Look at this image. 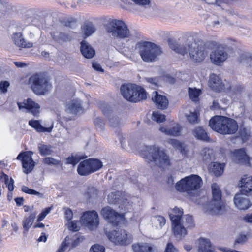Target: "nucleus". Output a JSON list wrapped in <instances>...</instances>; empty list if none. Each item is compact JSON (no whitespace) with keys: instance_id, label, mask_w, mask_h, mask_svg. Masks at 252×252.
<instances>
[{"instance_id":"1","label":"nucleus","mask_w":252,"mask_h":252,"mask_svg":"<svg viewBox=\"0 0 252 252\" xmlns=\"http://www.w3.org/2000/svg\"><path fill=\"white\" fill-rule=\"evenodd\" d=\"M169 47L175 52L183 56L188 52L190 59L194 63L202 62L208 55V51L203 42H194L185 45L176 42H171Z\"/></svg>"},{"instance_id":"2","label":"nucleus","mask_w":252,"mask_h":252,"mask_svg":"<svg viewBox=\"0 0 252 252\" xmlns=\"http://www.w3.org/2000/svg\"><path fill=\"white\" fill-rule=\"evenodd\" d=\"M183 214V209L177 207H175L169 214L174 234L180 238L184 237L187 235V229L193 227L194 225L191 216L187 215L182 217Z\"/></svg>"},{"instance_id":"3","label":"nucleus","mask_w":252,"mask_h":252,"mask_svg":"<svg viewBox=\"0 0 252 252\" xmlns=\"http://www.w3.org/2000/svg\"><path fill=\"white\" fill-rule=\"evenodd\" d=\"M140 155L148 162L160 166H168L170 159L165 152L158 146H145L141 149Z\"/></svg>"},{"instance_id":"4","label":"nucleus","mask_w":252,"mask_h":252,"mask_svg":"<svg viewBox=\"0 0 252 252\" xmlns=\"http://www.w3.org/2000/svg\"><path fill=\"white\" fill-rule=\"evenodd\" d=\"M209 126L213 130L222 134H234L238 128L235 120L222 116H215L212 118Z\"/></svg>"},{"instance_id":"5","label":"nucleus","mask_w":252,"mask_h":252,"mask_svg":"<svg viewBox=\"0 0 252 252\" xmlns=\"http://www.w3.org/2000/svg\"><path fill=\"white\" fill-rule=\"evenodd\" d=\"M135 49L142 60L146 63H153L158 60V56L162 53L160 47L154 43L140 41L135 45Z\"/></svg>"},{"instance_id":"6","label":"nucleus","mask_w":252,"mask_h":252,"mask_svg":"<svg viewBox=\"0 0 252 252\" xmlns=\"http://www.w3.org/2000/svg\"><path fill=\"white\" fill-rule=\"evenodd\" d=\"M202 185V178L197 175L192 174L177 182L175 189L179 192H185L192 196L200 189Z\"/></svg>"},{"instance_id":"7","label":"nucleus","mask_w":252,"mask_h":252,"mask_svg":"<svg viewBox=\"0 0 252 252\" xmlns=\"http://www.w3.org/2000/svg\"><path fill=\"white\" fill-rule=\"evenodd\" d=\"M106 31L114 39L122 40L132 37V34L127 25L121 20L113 19L110 21Z\"/></svg>"},{"instance_id":"8","label":"nucleus","mask_w":252,"mask_h":252,"mask_svg":"<svg viewBox=\"0 0 252 252\" xmlns=\"http://www.w3.org/2000/svg\"><path fill=\"white\" fill-rule=\"evenodd\" d=\"M29 85L32 91L37 95L47 94L52 88L50 79L42 73H35L29 79Z\"/></svg>"},{"instance_id":"9","label":"nucleus","mask_w":252,"mask_h":252,"mask_svg":"<svg viewBox=\"0 0 252 252\" xmlns=\"http://www.w3.org/2000/svg\"><path fill=\"white\" fill-rule=\"evenodd\" d=\"M120 91L123 97L130 102H137L147 98L145 90L135 84L123 85L121 87Z\"/></svg>"},{"instance_id":"10","label":"nucleus","mask_w":252,"mask_h":252,"mask_svg":"<svg viewBox=\"0 0 252 252\" xmlns=\"http://www.w3.org/2000/svg\"><path fill=\"white\" fill-rule=\"evenodd\" d=\"M211 187L212 199L207 205L206 210L212 214L218 215L221 213L224 207L221 199V191L217 183H213Z\"/></svg>"},{"instance_id":"11","label":"nucleus","mask_w":252,"mask_h":252,"mask_svg":"<svg viewBox=\"0 0 252 252\" xmlns=\"http://www.w3.org/2000/svg\"><path fill=\"white\" fill-rule=\"evenodd\" d=\"M103 166L102 162L97 159L89 158L81 162L77 172L81 176H86L99 170Z\"/></svg>"},{"instance_id":"12","label":"nucleus","mask_w":252,"mask_h":252,"mask_svg":"<svg viewBox=\"0 0 252 252\" xmlns=\"http://www.w3.org/2000/svg\"><path fill=\"white\" fill-rule=\"evenodd\" d=\"M109 239L117 245H127L132 242V236L125 230H115L108 234Z\"/></svg>"},{"instance_id":"13","label":"nucleus","mask_w":252,"mask_h":252,"mask_svg":"<svg viewBox=\"0 0 252 252\" xmlns=\"http://www.w3.org/2000/svg\"><path fill=\"white\" fill-rule=\"evenodd\" d=\"M32 152L26 151L19 154L17 157V159L22 161L24 172L26 174L30 173L35 166V163L32 158Z\"/></svg>"},{"instance_id":"14","label":"nucleus","mask_w":252,"mask_h":252,"mask_svg":"<svg viewBox=\"0 0 252 252\" xmlns=\"http://www.w3.org/2000/svg\"><path fill=\"white\" fill-rule=\"evenodd\" d=\"M82 222L90 229L96 227L99 224L98 215L95 211L84 213L81 217Z\"/></svg>"},{"instance_id":"15","label":"nucleus","mask_w":252,"mask_h":252,"mask_svg":"<svg viewBox=\"0 0 252 252\" xmlns=\"http://www.w3.org/2000/svg\"><path fill=\"white\" fill-rule=\"evenodd\" d=\"M228 57V55L225 48L220 46L211 52L210 58L212 63L217 65H220Z\"/></svg>"},{"instance_id":"16","label":"nucleus","mask_w":252,"mask_h":252,"mask_svg":"<svg viewBox=\"0 0 252 252\" xmlns=\"http://www.w3.org/2000/svg\"><path fill=\"white\" fill-rule=\"evenodd\" d=\"M101 214L103 218L108 220L109 223L114 225H117L121 220L123 217L118 213L115 212L110 207H106L103 208Z\"/></svg>"},{"instance_id":"17","label":"nucleus","mask_w":252,"mask_h":252,"mask_svg":"<svg viewBox=\"0 0 252 252\" xmlns=\"http://www.w3.org/2000/svg\"><path fill=\"white\" fill-rule=\"evenodd\" d=\"M17 105L20 110L25 109L34 116L37 115L40 112L39 105L31 98L24 100L23 102H18Z\"/></svg>"},{"instance_id":"18","label":"nucleus","mask_w":252,"mask_h":252,"mask_svg":"<svg viewBox=\"0 0 252 252\" xmlns=\"http://www.w3.org/2000/svg\"><path fill=\"white\" fill-rule=\"evenodd\" d=\"M244 194L241 192L236 194L234 197V203L239 210L248 209L252 205V202Z\"/></svg>"},{"instance_id":"19","label":"nucleus","mask_w":252,"mask_h":252,"mask_svg":"<svg viewBox=\"0 0 252 252\" xmlns=\"http://www.w3.org/2000/svg\"><path fill=\"white\" fill-rule=\"evenodd\" d=\"M209 87L216 92H224L226 87V83L222 82L220 77L215 74H212L210 76L209 81Z\"/></svg>"},{"instance_id":"20","label":"nucleus","mask_w":252,"mask_h":252,"mask_svg":"<svg viewBox=\"0 0 252 252\" xmlns=\"http://www.w3.org/2000/svg\"><path fill=\"white\" fill-rule=\"evenodd\" d=\"M226 86L224 92L233 99L240 97L245 90L243 86H231V84L229 82L226 83Z\"/></svg>"},{"instance_id":"21","label":"nucleus","mask_w":252,"mask_h":252,"mask_svg":"<svg viewBox=\"0 0 252 252\" xmlns=\"http://www.w3.org/2000/svg\"><path fill=\"white\" fill-rule=\"evenodd\" d=\"M152 99L159 109H165L168 105L166 96L159 94L157 91L153 92Z\"/></svg>"},{"instance_id":"22","label":"nucleus","mask_w":252,"mask_h":252,"mask_svg":"<svg viewBox=\"0 0 252 252\" xmlns=\"http://www.w3.org/2000/svg\"><path fill=\"white\" fill-rule=\"evenodd\" d=\"M241 188V192L247 194L252 191V177L245 175L242 177L238 184Z\"/></svg>"},{"instance_id":"23","label":"nucleus","mask_w":252,"mask_h":252,"mask_svg":"<svg viewBox=\"0 0 252 252\" xmlns=\"http://www.w3.org/2000/svg\"><path fill=\"white\" fill-rule=\"evenodd\" d=\"M103 114L107 117L109 121V126L112 127H116L120 126L122 122L121 120L110 110L103 108L102 109Z\"/></svg>"},{"instance_id":"24","label":"nucleus","mask_w":252,"mask_h":252,"mask_svg":"<svg viewBox=\"0 0 252 252\" xmlns=\"http://www.w3.org/2000/svg\"><path fill=\"white\" fill-rule=\"evenodd\" d=\"M232 158L236 163L243 164H249V158L243 149L235 150L233 154Z\"/></svg>"},{"instance_id":"25","label":"nucleus","mask_w":252,"mask_h":252,"mask_svg":"<svg viewBox=\"0 0 252 252\" xmlns=\"http://www.w3.org/2000/svg\"><path fill=\"white\" fill-rule=\"evenodd\" d=\"M83 108L80 100H73L66 105V111L69 114H77L82 112Z\"/></svg>"},{"instance_id":"26","label":"nucleus","mask_w":252,"mask_h":252,"mask_svg":"<svg viewBox=\"0 0 252 252\" xmlns=\"http://www.w3.org/2000/svg\"><path fill=\"white\" fill-rule=\"evenodd\" d=\"M12 39L14 44L22 48H31L33 46L32 42L27 41L21 32L13 34Z\"/></svg>"},{"instance_id":"27","label":"nucleus","mask_w":252,"mask_h":252,"mask_svg":"<svg viewBox=\"0 0 252 252\" xmlns=\"http://www.w3.org/2000/svg\"><path fill=\"white\" fill-rule=\"evenodd\" d=\"M80 239L79 238L71 239L69 236L66 237L64 241L63 242L61 247L58 249L57 252H63L67 247H69V249H72L79 245Z\"/></svg>"},{"instance_id":"28","label":"nucleus","mask_w":252,"mask_h":252,"mask_svg":"<svg viewBox=\"0 0 252 252\" xmlns=\"http://www.w3.org/2000/svg\"><path fill=\"white\" fill-rule=\"evenodd\" d=\"M160 131L167 135L178 136L180 135L181 128L180 125L173 123L169 127H160Z\"/></svg>"},{"instance_id":"29","label":"nucleus","mask_w":252,"mask_h":252,"mask_svg":"<svg viewBox=\"0 0 252 252\" xmlns=\"http://www.w3.org/2000/svg\"><path fill=\"white\" fill-rule=\"evenodd\" d=\"M80 51L82 55L86 58L91 59L95 55V51L85 41L81 42Z\"/></svg>"},{"instance_id":"30","label":"nucleus","mask_w":252,"mask_h":252,"mask_svg":"<svg viewBox=\"0 0 252 252\" xmlns=\"http://www.w3.org/2000/svg\"><path fill=\"white\" fill-rule=\"evenodd\" d=\"M135 198L126 194H123L119 203V208L125 211H128L132 206Z\"/></svg>"},{"instance_id":"31","label":"nucleus","mask_w":252,"mask_h":252,"mask_svg":"<svg viewBox=\"0 0 252 252\" xmlns=\"http://www.w3.org/2000/svg\"><path fill=\"white\" fill-rule=\"evenodd\" d=\"M29 125L38 132H51L53 128V123L51 124L50 126L45 127L43 126L38 120L29 121Z\"/></svg>"},{"instance_id":"32","label":"nucleus","mask_w":252,"mask_h":252,"mask_svg":"<svg viewBox=\"0 0 252 252\" xmlns=\"http://www.w3.org/2000/svg\"><path fill=\"white\" fill-rule=\"evenodd\" d=\"M37 213L35 212L31 213L28 217H25L23 220V227L25 232H28L32 226L35 218Z\"/></svg>"},{"instance_id":"33","label":"nucleus","mask_w":252,"mask_h":252,"mask_svg":"<svg viewBox=\"0 0 252 252\" xmlns=\"http://www.w3.org/2000/svg\"><path fill=\"white\" fill-rule=\"evenodd\" d=\"M210 248L211 243L209 239L201 238L199 240L198 252H213Z\"/></svg>"},{"instance_id":"34","label":"nucleus","mask_w":252,"mask_h":252,"mask_svg":"<svg viewBox=\"0 0 252 252\" xmlns=\"http://www.w3.org/2000/svg\"><path fill=\"white\" fill-rule=\"evenodd\" d=\"M224 168V164L218 162H214L212 163L210 171L213 173L215 176L218 177L220 176L223 172Z\"/></svg>"},{"instance_id":"35","label":"nucleus","mask_w":252,"mask_h":252,"mask_svg":"<svg viewBox=\"0 0 252 252\" xmlns=\"http://www.w3.org/2000/svg\"><path fill=\"white\" fill-rule=\"evenodd\" d=\"M166 220L162 216H155L152 219V223L154 227L157 229H161L165 224Z\"/></svg>"},{"instance_id":"36","label":"nucleus","mask_w":252,"mask_h":252,"mask_svg":"<svg viewBox=\"0 0 252 252\" xmlns=\"http://www.w3.org/2000/svg\"><path fill=\"white\" fill-rule=\"evenodd\" d=\"M123 194L119 191L113 192L108 195V201L109 204H119Z\"/></svg>"},{"instance_id":"37","label":"nucleus","mask_w":252,"mask_h":252,"mask_svg":"<svg viewBox=\"0 0 252 252\" xmlns=\"http://www.w3.org/2000/svg\"><path fill=\"white\" fill-rule=\"evenodd\" d=\"M132 249L134 252H152V248L147 243L134 244Z\"/></svg>"},{"instance_id":"38","label":"nucleus","mask_w":252,"mask_h":252,"mask_svg":"<svg viewBox=\"0 0 252 252\" xmlns=\"http://www.w3.org/2000/svg\"><path fill=\"white\" fill-rule=\"evenodd\" d=\"M82 32L84 35V37L86 38L92 35L94 32L95 31V27L91 23H86L84 24L82 27Z\"/></svg>"},{"instance_id":"39","label":"nucleus","mask_w":252,"mask_h":252,"mask_svg":"<svg viewBox=\"0 0 252 252\" xmlns=\"http://www.w3.org/2000/svg\"><path fill=\"white\" fill-rule=\"evenodd\" d=\"M193 134L197 139L207 141L208 137L205 131L200 127H198L193 131Z\"/></svg>"},{"instance_id":"40","label":"nucleus","mask_w":252,"mask_h":252,"mask_svg":"<svg viewBox=\"0 0 252 252\" xmlns=\"http://www.w3.org/2000/svg\"><path fill=\"white\" fill-rule=\"evenodd\" d=\"M239 61L244 65L251 66L252 64V57L249 53H243L240 56Z\"/></svg>"},{"instance_id":"41","label":"nucleus","mask_w":252,"mask_h":252,"mask_svg":"<svg viewBox=\"0 0 252 252\" xmlns=\"http://www.w3.org/2000/svg\"><path fill=\"white\" fill-rule=\"evenodd\" d=\"M169 143L175 148L179 150L182 154H185L186 153V146L184 143L176 139H170Z\"/></svg>"},{"instance_id":"42","label":"nucleus","mask_w":252,"mask_h":252,"mask_svg":"<svg viewBox=\"0 0 252 252\" xmlns=\"http://www.w3.org/2000/svg\"><path fill=\"white\" fill-rule=\"evenodd\" d=\"M52 37L55 41L60 44L66 42L70 39L68 34L62 32L57 33L56 35L54 34L52 35Z\"/></svg>"},{"instance_id":"43","label":"nucleus","mask_w":252,"mask_h":252,"mask_svg":"<svg viewBox=\"0 0 252 252\" xmlns=\"http://www.w3.org/2000/svg\"><path fill=\"white\" fill-rule=\"evenodd\" d=\"M0 178L2 183L3 181H4L5 184L7 185L8 190L10 191L14 189V180L12 178H11L10 180H9L8 176L3 173L0 176Z\"/></svg>"},{"instance_id":"44","label":"nucleus","mask_w":252,"mask_h":252,"mask_svg":"<svg viewBox=\"0 0 252 252\" xmlns=\"http://www.w3.org/2000/svg\"><path fill=\"white\" fill-rule=\"evenodd\" d=\"M38 148L40 153L42 156L49 155L52 153L51 146L49 145L39 144L38 145Z\"/></svg>"},{"instance_id":"45","label":"nucleus","mask_w":252,"mask_h":252,"mask_svg":"<svg viewBox=\"0 0 252 252\" xmlns=\"http://www.w3.org/2000/svg\"><path fill=\"white\" fill-rule=\"evenodd\" d=\"M189 98L193 101H197L198 99V96L200 94L201 91L196 88H189Z\"/></svg>"},{"instance_id":"46","label":"nucleus","mask_w":252,"mask_h":252,"mask_svg":"<svg viewBox=\"0 0 252 252\" xmlns=\"http://www.w3.org/2000/svg\"><path fill=\"white\" fill-rule=\"evenodd\" d=\"M84 158L85 157L80 156L78 155H76L75 156L71 155L66 158V163L68 164H72L74 166L78 163L81 159Z\"/></svg>"},{"instance_id":"47","label":"nucleus","mask_w":252,"mask_h":252,"mask_svg":"<svg viewBox=\"0 0 252 252\" xmlns=\"http://www.w3.org/2000/svg\"><path fill=\"white\" fill-rule=\"evenodd\" d=\"M212 153V150L207 148H203L200 152V154L202 157V159L204 161H207L211 159Z\"/></svg>"},{"instance_id":"48","label":"nucleus","mask_w":252,"mask_h":252,"mask_svg":"<svg viewBox=\"0 0 252 252\" xmlns=\"http://www.w3.org/2000/svg\"><path fill=\"white\" fill-rule=\"evenodd\" d=\"M153 120L157 123H162L165 120V116L158 111H154L152 114Z\"/></svg>"},{"instance_id":"49","label":"nucleus","mask_w":252,"mask_h":252,"mask_svg":"<svg viewBox=\"0 0 252 252\" xmlns=\"http://www.w3.org/2000/svg\"><path fill=\"white\" fill-rule=\"evenodd\" d=\"M131 1L141 8H146L150 6V0H131Z\"/></svg>"},{"instance_id":"50","label":"nucleus","mask_w":252,"mask_h":252,"mask_svg":"<svg viewBox=\"0 0 252 252\" xmlns=\"http://www.w3.org/2000/svg\"><path fill=\"white\" fill-rule=\"evenodd\" d=\"M198 114L196 112H190L189 115H187L188 121L191 124H196L198 123Z\"/></svg>"},{"instance_id":"51","label":"nucleus","mask_w":252,"mask_h":252,"mask_svg":"<svg viewBox=\"0 0 252 252\" xmlns=\"http://www.w3.org/2000/svg\"><path fill=\"white\" fill-rule=\"evenodd\" d=\"M22 190L27 194L35 195L40 197L42 196V194L40 192L32 189H29L26 186H23L22 188Z\"/></svg>"},{"instance_id":"52","label":"nucleus","mask_w":252,"mask_h":252,"mask_svg":"<svg viewBox=\"0 0 252 252\" xmlns=\"http://www.w3.org/2000/svg\"><path fill=\"white\" fill-rule=\"evenodd\" d=\"M146 81L150 84L152 87H155L158 86L159 78L158 77H146L145 78Z\"/></svg>"},{"instance_id":"53","label":"nucleus","mask_w":252,"mask_h":252,"mask_svg":"<svg viewBox=\"0 0 252 252\" xmlns=\"http://www.w3.org/2000/svg\"><path fill=\"white\" fill-rule=\"evenodd\" d=\"M94 125L97 129H99L101 131H102L104 129V123H103V120L99 118H96L94 121Z\"/></svg>"},{"instance_id":"54","label":"nucleus","mask_w":252,"mask_h":252,"mask_svg":"<svg viewBox=\"0 0 252 252\" xmlns=\"http://www.w3.org/2000/svg\"><path fill=\"white\" fill-rule=\"evenodd\" d=\"M44 163L48 165H57L60 164V161L52 157L45 158L43 160Z\"/></svg>"},{"instance_id":"55","label":"nucleus","mask_w":252,"mask_h":252,"mask_svg":"<svg viewBox=\"0 0 252 252\" xmlns=\"http://www.w3.org/2000/svg\"><path fill=\"white\" fill-rule=\"evenodd\" d=\"M52 210V207L45 208L43 211L39 215L37 218V221L40 222L43 220L45 217Z\"/></svg>"},{"instance_id":"56","label":"nucleus","mask_w":252,"mask_h":252,"mask_svg":"<svg viewBox=\"0 0 252 252\" xmlns=\"http://www.w3.org/2000/svg\"><path fill=\"white\" fill-rule=\"evenodd\" d=\"M203 2L208 4L220 6L223 3L222 0H200Z\"/></svg>"},{"instance_id":"57","label":"nucleus","mask_w":252,"mask_h":252,"mask_svg":"<svg viewBox=\"0 0 252 252\" xmlns=\"http://www.w3.org/2000/svg\"><path fill=\"white\" fill-rule=\"evenodd\" d=\"M203 2L208 4L220 6L223 3L222 0H200Z\"/></svg>"},{"instance_id":"58","label":"nucleus","mask_w":252,"mask_h":252,"mask_svg":"<svg viewBox=\"0 0 252 252\" xmlns=\"http://www.w3.org/2000/svg\"><path fill=\"white\" fill-rule=\"evenodd\" d=\"M90 252H105V248L103 246L97 244L94 245L91 247L90 250Z\"/></svg>"},{"instance_id":"59","label":"nucleus","mask_w":252,"mask_h":252,"mask_svg":"<svg viewBox=\"0 0 252 252\" xmlns=\"http://www.w3.org/2000/svg\"><path fill=\"white\" fill-rule=\"evenodd\" d=\"M9 86V83L5 81L0 83V92L2 93H5L7 91V88Z\"/></svg>"},{"instance_id":"60","label":"nucleus","mask_w":252,"mask_h":252,"mask_svg":"<svg viewBox=\"0 0 252 252\" xmlns=\"http://www.w3.org/2000/svg\"><path fill=\"white\" fill-rule=\"evenodd\" d=\"M87 193L90 197H94L98 194V191L95 188L92 187L88 188Z\"/></svg>"},{"instance_id":"61","label":"nucleus","mask_w":252,"mask_h":252,"mask_svg":"<svg viewBox=\"0 0 252 252\" xmlns=\"http://www.w3.org/2000/svg\"><path fill=\"white\" fill-rule=\"evenodd\" d=\"M164 252H178L172 243H168Z\"/></svg>"},{"instance_id":"62","label":"nucleus","mask_w":252,"mask_h":252,"mask_svg":"<svg viewBox=\"0 0 252 252\" xmlns=\"http://www.w3.org/2000/svg\"><path fill=\"white\" fill-rule=\"evenodd\" d=\"M64 216L65 219L69 221L73 217V213L71 209L69 208H64Z\"/></svg>"},{"instance_id":"63","label":"nucleus","mask_w":252,"mask_h":252,"mask_svg":"<svg viewBox=\"0 0 252 252\" xmlns=\"http://www.w3.org/2000/svg\"><path fill=\"white\" fill-rule=\"evenodd\" d=\"M120 143L121 144V146L122 148L123 149H126L127 148V145L128 144V146H129L130 148L132 147V146L129 144L128 141L126 140V137H121L120 138Z\"/></svg>"},{"instance_id":"64","label":"nucleus","mask_w":252,"mask_h":252,"mask_svg":"<svg viewBox=\"0 0 252 252\" xmlns=\"http://www.w3.org/2000/svg\"><path fill=\"white\" fill-rule=\"evenodd\" d=\"M68 227L70 230L73 231H77L79 230V227L75 221L68 222Z\"/></svg>"}]
</instances>
